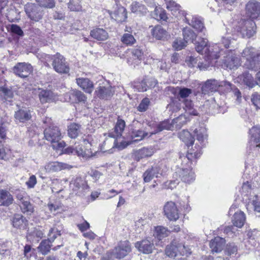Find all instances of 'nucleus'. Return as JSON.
<instances>
[{
	"mask_svg": "<svg viewBox=\"0 0 260 260\" xmlns=\"http://www.w3.org/2000/svg\"><path fill=\"white\" fill-rule=\"evenodd\" d=\"M132 57L128 59L127 61L129 64L138 65L140 61L142 59L143 52L140 48H135L131 51Z\"/></svg>",
	"mask_w": 260,
	"mask_h": 260,
	"instance_id": "33",
	"label": "nucleus"
},
{
	"mask_svg": "<svg viewBox=\"0 0 260 260\" xmlns=\"http://www.w3.org/2000/svg\"><path fill=\"white\" fill-rule=\"evenodd\" d=\"M237 81L241 84L246 85L249 88H252L256 85L253 77L247 72L239 75L237 78Z\"/></svg>",
	"mask_w": 260,
	"mask_h": 260,
	"instance_id": "22",
	"label": "nucleus"
},
{
	"mask_svg": "<svg viewBox=\"0 0 260 260\" xmlns=\"http://www.w3.org/2000/svg\"><path fill=\"white\" fill-rule=\"evenodd\" d=\"M131 251V245L128 241H121L113 250L112 255L116 258L121 259L126 256Z\"/></svg>",
	"mask_w": 260,
	"mask_h": 260,
	"instance_id": "12",
	"label": "nucleus"
},
{
	"mask_svg": "<svg viewBox=\"0 0 260 260\" xmlns=\"http://www.w3.org/2000/svg\"><path fill=\"white\" fill-rule=\"evenodd\" d=\"M166 254L170 257H175L178 254L177 241H173L170 245L166 247Z\"/></svg>",
	"mask_w": 260,
	"mask_h": 260,
	"instance_id": "43",
	"label": "nucleus"
},
{
	"mask_svg": "<svg viewBox=\"0 0 260 260\" xmlns=\"http://www.w3.org/2000/svg\"><path fill=\"white\" fill-rule=\"evenodd\" d=\"M217 58H212L211 57H207V55L205 56V61L200 62L199 61L198 63V67L200 70H207L210 67L213 65L212 60L216 59Z\"/></svg>",
	"mask_w": 260,
	"mask_h": 260,
	"instance_id": "52",
	"label": "nucleus"
},
{
	"mask_svg": "<svg viewBox=\"0 0 260 260\" xmlns=\"http://www.w3.org/2000/svg\"><path fill=\"white\" fill-rule=\"evenodd\" d=\"M246 216L244 213L241 211L235 212L232 219L233 225L237 228H241L244 224Z\"/></svg>",
	"mask_w": 260,
	"mask_h": 260,
	"instance_id": "34",
	"label": "nucleus"
},
{
	"mask_svg": "<svg viewBox=\"0 0 260 260\" xmlns=\"http://www.w3.org/2000/svg\"><path fill=\"white\" fill-rule=\"evenodd\" d=\"M201 154L200 150L194 151V150H190L186 155H180L179 159L182 161L181 166L182 167L178 169L177 171L174 173V177L176 179V180L172 181V182L176 183V181H178V178H179L185 183L189 184L192 182L195 179V176L194 172L190 167V165L191 164L193 159L200 157ZM176 183L178 184V182H176Z\"/></svg>",
	"mask_w": 260,
	"mask_h": 260,
	"instance_id": "1",
	"label": "nucleus"
},
{
	"mask_svg": "<svg viewBox=\"0 0 260 260\" xmlns=\"http://www.w3.org/2000/svg\"><path fill=\"white\" fill-rule=\"evenodd\" d=\"M179 137L188 147L192 146L194 143V138L188 131L183 130L179 133Z\"/></svg>",
	"mask_w": 260,
	"mask_h": 260,
	"instance_id": "41",
	"label": "nucleus"
},
{
	"mask_svg": "<svg viewBox=\"0 0 260 260\" xmlns=\"http://www.w3.org/2000/svg\"><path fill=\"white\" fill-rule=\"evenodd\" d=\"M56 97L57 95L50 90L40 89L39 98L42 104L53 102Z\"/></svg>",
	"mask_w": 260,
	"mask_h": 260,
	"instance_id": "26",
	"label": "nucleus"
},
{
	"mask_svg": "<svg viewBox=\"0 0 260 260\" xmlns=\"http://www.w3.org/2000/svg\"><path fill=\"white\" fill-rule=\"evenodd\" d=\"M191 93L192 90L186 87L180 88L179 91V95L182 99L188 97Z\"/></svg>",
	"mask_w": 260,
	"mask_h": 260,
	"instance_id": "63",
	"label": "nucleus"
},
{
	"mask_svg": "<svg viewBox=\"0 0 260 260\" xmlns=\"http://www.w3.org/2000/svg\"><path fill=\"white\" fill-rule=\"evenodd\" d=\"M152 167L157 175H158V177L164 175L168 170V168L166 165L162 162H159L157 164H154L152 166Z\"/></svg>",
	"mask_w": 260,
	"mask_h": 260,
	"instance_id": "49",
	"label": "nucleus"
},
{
	"mask_svg": "<svg viewBox=\"0 0 260 260\" xmlns=\"http://www.w3.org/2000/svg\"><path fill=\"white\" fill-rule=\"evenodd\" d=\"M184 19L189 25L199 31L202 32L205 29L203 21L200 17L187 14H185Z\"/></svg>",
	"mask_w": 260,
	"mask_h": 260,
	"instance_id": "18",
	"label": "nucleus"
},
{
	"mask_svg": "<svg viewBox=\"0 0 260 260\" xmlns=\"http://www.w3.org/2000/svg\"><path fill=\"white\" fill-rule=\"evenodd\" d=\"M90 36L99 41H105L108 38L107 32L103 28H96L90 31Z\"/></svg>",
	"mask_w": 260,
	"mask_h": 260,
	"instance_id": "36",
	"label": "nucleus"
},
{
	"mask_svg": "<svg viewBox=\"0 0 260 260\" xmlns=\"http://www.w3.org/2000/svg\"><path fill=\"white\" fill-rule=\"evenodd\" d=\"M242 56L246 59L244 63L246 68L255 71L260 70V53L256 52L254 48H245L242 53Z\"/></svg>",
	"mask_w": 260,
	"mask_h": 260,
	"instance_id": "2",
	"label": "nucleus"
},
{
	"mask_svg": "<svg viewBox=\"0 0 260 260\" xmlns=\"http://www.w3.org/2000/svg\"><path fill=\"white\" fill-rule=\"evenodd\" d=\"M187 43L181 38L176 39L173 44V48L177 50H180L186 46Z\"/></svg>",
	"mask_w": 260,
	"mask_h": 260,
	"instance_id": "59",
	"label": "nucleus"
},
{
	"mask_svg": "<svg viewBox=\"0 0 260 260\" xmlns=\"http://www.w3.org/2000/svg\"><path fill=\"white\" fill-rule=\"evenodd\" d=\"M150 104V100L148 98L143 99L138 106L137 109L140 112H144L148 109Z\"/></svg>",
	"mask_w": 260,
	"mask_h": 260,
	"instance_id": "61",
	"label": "nucleus"
},
{
	"mask_svg": "<svg viewBox=\"0 0 260 260\" xmlns=\"http://www.w3.org/2000/svg\"><path fill=\"white\" fill-rule=\"evenodd\" d=\"M250 141L254 143H260V125L252 127L249 130Z\"/></svg>",
	"mask_w": 260,
	"mask_h": 260,
	"instance_id": "45",
	"label": "nucleus"
},
{
	"mask_svg": "<svg viewBox=\"0 0 260 260\" xmlns=\"http://www.w3.org/2000/svg\"><path fill=\"white\" fill-rule=\"evenodd\" d=\"M134 88L139 92H144L147 90V84L145 79L140 82L136 83L134 85Z\"/></svg>",
	"mask_w": 260,
	"mask_h": 260,
	"instance_id": "62",
	"label": "nucleus"
},
{
	"mask_svg": "<svg viewBox=\"0 0 260 260\" xmlns=\"http://www.w3.org/2000/svg\"><path fill=\"white\" fill-rule=\"evenodd\" d=\"M68 8L72 11H79L81 10V6L79 0H71L68 3Z\"/></svg>",
	"mask_w": 260,
	"mask_h": 260,
	"instance_id": "58",
	"label": "nucleus"
},
{
	"mask_svg": "<svg viewBox=\"0 0 260 260\" xmlns=\"http://www.w3.org/2000/svg\"><path fill=\"white\" fill-rule=\"evenodd\" d=\"M131 9L133 13L137 15H144L147 13V8L141 3L135 2L131 5Z\"/></svg>",
	"mask_w": 260,
	"mask_h": 260,
	"instance_id": "40",
	"label": "nucleus"
},
{
	"mask_svg": "<svg viewBox=\"0 0 260 260\" xmlns=\"http://www.w3.org/2000/svg\"><path fill=\"white\" fill-rule=\"evenodd\" d=\"M52 66L53 69L60 74H67L70 71L69 63L65 58L59 53L52 56Z\"/></svg>",
	"mask_w": 260,
	"mask_h": 260,
	"instance_id": "10",
	"label": "nucleus"
},
{
	"mask_svg": "<svg viewBox=\"0 0 260 260\" xmlns=\"http://www.w3.org/2000/svg\"><path fill=\"white\" fill-rule=\"evenodd\" d=\"M24 9L26 15L31 20L37 22L43 17V11L35 4L27 3L25 5Z\"/></svg>",
	"mask_w": 260,
	"mask_h": 260,
	"instance_id": "11",
	"label": "nucleus"
},
{
	"mask_svg": "<svg viewBox=\"0 0 260 260\" xmlns=\"http://www.w3.org/2000/svg\"><path fill=\"white\" fill-rule=\"evenodd\" d=\"M70 187L75 191H83L87 189L85 181L81 177L73 178L70 182Z\"/></svg>",
	"mask_w": 260,
	"mask_h": 260,
	"instance_id": "24",
	"label": "nucleus"
},
{
	"mask_svg": "<svg viewBox=\"0 0 260 260\" xmlns=\"http://www.w3.org/2000/svg\"><path fill=\"white\" fill-rule=\"evenodd\" d=\"M251 100L256 108H260V94L257 92L253 93L252 95Z\"/></svg>",
	"mask_w": 260,
	"mask_h": 260,
	"instance_id": "64",
	"label": "nucleus"
},
{
	"mask_svg": "<svg viewBox=\"0 0 260 260\" xmlns=\"http://www.w3.org/2000/svg\"><path fill=\"white\" fill-rule=\"evenodd\" d=\"M112 87L108 83L100 85L96 89V95L101 99L108 100L114 94Z\"/></svg>",
	"mask_w": 260,
	"mask_h": 260,
	"instance_id": "17",
	"label": "nucleus"
},
{
	"mask_svg": "<svg viewBox=\"0 0 260 260\" xmlns=\"http://www.w3.org/2000/svg\"><path fill=\"white\" fill-rule=\"evenodd\" d=\"M0 94L4 96L6 100L12 99L13 97L14 93L12 89L7 87H2L0 88Z\"/></svg>",
	"mask_w": 260,
	"mask_h": 260,
	"instance_id": "56",
	"label": "nucleus"
},
{
	"mask_svg": "<svg viewBox=\"0 0 260 260\" xmlns=\"http://www.w3.org/2000/svg\"><path fill=\"white\" fill-rule=\"evenodd\" d=\"M184 104V110L185 111L188 113L190 115H197L198 112L197 110L193 109V104L192 103L191 101L188 100H185L183 101Z\"/></svg>",
	"mask_w": 260,
	"mask_h": 260,
	"instance_id": "54",
	"label": "nucleus"
},
{
	"mask_svg": "<svg viewBox=\"0 0 260 260\" xmlns=\"http://www.w3.org/2000/svg\"><path fill=\"white\" fill-rule=\"evenodd\" d=\"M225 241L224 239L217 237L210 243V247L212 252H219L221 251L224 246Z\"/></svg>",
	"mask_w": 260,
	"mask_h": 260,
	"instance_id": "31",
	"label": "nucleus"
},
{
	"mask_svg": "<svg viewBox=\"0 0 260 260\" xmlns=\"http://www.w3.org/2000/svg\"><path fill=\"white\" fill-rule=\"evenodd\" d=\"M136 247L138 250L145 254L152 253L154 247L152 242L148 239H144L136 243Z\"/></svg>",
	"mask_w": 260,
	"mask_h": 260,
	"instance_id": "23",
	"label": "nucleus"
},
{
	"mask_svg": "<svg viewBox=\"0 0 260 260\" xmlns=\"http://www.w3.org/2000/svg\"><path fill=\"white\" fill-rule=\"evenodd\" d=\"M166 4L167 9L170 11L175 17L178 18H181L182 16L185 17V14H187L184 11L180 10V6L175 2L168 0Z\"/></svg>",
	"mask_w": 260,
	"mask_h": 260,
	"instance_id": "21",
	"label": "nucleus"
},
{
	"mask_svg": "<svg viewBox=\"0 0 260 260\" xmlns=\"http://www.w3.org/2000/svg\"><path fill=\"white\" fill-rule=\"evenodd\" d=\"M150 134L151 132L148 133L141 129H134L131 132L130 135L127 137L126 141H122L119 144H118L116 140H114L113 147H116L119 150L123 149L133 142L140 141L145 138H149L152 136L150 135Z\"/></svg>",
	"mask_w": 260,
	"mask_h": 260,
	"instance_id": "5",
	"label": "nucleus"
},
{
	"mask_svg": "<svg viewBox=\"0 0 260 260\" xmlns=\"http://www.w3.org/2000/svg\"><path fill=\"white\" fill-rule=\"evenodd\" d=\"M121 42L127 45H133L136 42V40L134 36L129 33H125L123 35L121 39Z\"/></svg>",
	"mask_w": 260,
	"mask_h": 260,
	"instance_id": "55",
	"label": "nucleus"
},
{
	"mask_svg": "<svg viewBox=\"0 0 260 260\" xmlns=\"http://www.w3.org/2000/svg\"><path fill=\"white\" fill-rule=\"evenodd\" d=\"M177 250L178 253H180L181 255L188 256L191 253V249L189 247L178 241H177Z\"/></svg>",
	"mask_w": 260,
	"mask_h": 260,
	"instance_id": "53",
	"label": "nucleus"
},
{
	"mask_svg": "<svg viewBox=\"0 0 260 260\" xmlns=\"http://www.w3.org/2000/svg\"><path fill=\"white\" fill-rule=\"evenodd\" d=\"M174 128L175 127L172 120L171 121V122H170V121L169 120H165L160 123L157 125V129L153 132H151L150 135H153L164 129L172 131Z\"/></svg>",
	"mask_w": 260,
	"mask_h": 260,
	"instance_id": "39",
	"label": "nucleus"
},
{
	"mask_svg": "<svg viewBox=\"0 0 260 260\" xmlns=\"http://www.w3.org/2000/svg\"><path fill=\"white\" fill-rule=\"evenodd\" d=\"M125 127V121L121 119H118L115 126L113 129V131L109 133V136L115 139L120 138L122 136V134L124 129Z\"/></svg>",
	"mask_w": 260,
	"mask_h": 260,
	"instance_id": "29",
	"label": "nucleus"
},
{
	"mask_svg": "<svg viewBox=\"0 0 260 260\" xmlns=\"http://www.w3.org/2000/svg\"><path fill=\"white\" fill-rule=\"evenodd\" d=\"M70 99L75 102H85L86 100V96L81 91L78 90H73L70 92Z\"/></svg>",
	"mask_w": 260,
	"mask_h": 260,
	"instance_id": "42",
	"label": "nucleus"
},
{
	"mask_svg": "<svg viewBox=\"0 0 260 260\" xmlns=\"http://www.w3.org/2000/svg\"><path fill=\"white\" fill-rule=\"evenodd\" d=\"M232 84L228 81L219 82L215 79L208 80L202 87V91L203 94H209L217 91L220 87H225V90L229 91L232 89Z\"/></svg>",
	"mask_w": 260,
	"mask_h": 260,
	"instance_id": "8",
	"label": "nucleus"
},
{
	"mask_svg": "<svg viewBox=\"0 0 260 260\" xmlns=\"http://www.w3.org/2000/svg\"><path fill=\"white\" fill-rule=\"evenodd\" d=\"M155 152L154 147L150 146L148 147H144L141 149L136 150L134 153V157L137 161L140 159L151 156Z\"/></svg>",
	"mask_w": 260,
	"mask_h": 260,
	"instance_id": "20",
	"label": "nucleus"
},
{
	"mask_svg": "<svg viewBox=\"0 0 260 260\" xmlns=\"http://www.w3.org/2000/svg\"><path fill=\"white\" fill-rule=\"evenodd\" d=\"M189 119L185 115H180L175 119L172 120L176 128H180L183 125L186 123Z\"/></svg>",
	"mask_w": 260,
	"mask_h": 260,
	"instance_id": "51",
	"label": "nucleus"
},
{
	"mask_svg": "<svg viewBox=\"0 0 260 260\" xmlns=\"http://www.w3.org/2000/svg\"><path fill=\"white\" fill-rule=\"evenodd\" d=\"M18 109L15 112V120L21 123H25L31 118L32 111L26 107H20L17 105Z\"/></svg>",
	"mask_w": 260,
	"mask_h": 260,
	"instance_id": "16",
	"label": "nucleus"
},
{
	"mask_svg": "<svg viewBox=\"0 0 260 260\" xmlns=\"http://www.w3.org/2000/svg\"><path fill=\"white\" fill-rule=\"evenodd\" d=\"M45 139L52 144L54 149L63 148L64 143L60 142L62 138L61 134L59 128L54 125H51L46 128L44 131Z\"/></svg>",
	"mask_w": 260,
	"mask_h": 260,
	"instance_id": "6",
	"label": "nucleus"
},
{
	"mask_svg": "<svg viewBox=\"0 0 260 260\" xmlns=\"http://www.w3.org/2000/svg\"><path fill=\"white\" fill-rule=\"evenodd\" d=\"M13 201V197L8 191L0 190V206H8L12 203Z\"/></svg>",
	"mask_w": 260,
	"mask_h": 260,
	"instance_id": "37",
	"label": "nucleus"
},
{
	"mask_svg": "<svg viewBox=\"0 0 260 260\" xmlns=\"http://www.w3.org/2000/svg\"><path fill=\"white\" fill-rule=\"evenodd\" d=\"M13 72L21 78H26L32 72V67L28 63L19 62L13 68Z\"/></svg>",
	"mask_w": 260,
	"mask_h": 260,
	"instance_id": "15",
	"label": "nucleus"
},
{
	"mask_svg": "<svg viewBox=\"0 0 260 260\" xmlns=\"http://www.w3.org/2000/svg\"><path fill=\"white\" fill-rule=\"evenodd\" d=\"M170 231L163 226L159 225L154 227V236L159 241L167 237L170 234Z\"/></svg>",
	"mask_w": 260,
	"mask_h": 260,
	"instance_id": "38",
	"label": "nucleus"
},
{
	"mask_svg": "<svg viewBox=\"0 0 260 260\" xmlns=\"http://www.w3.org/2000/svg\"><path fill=\"white\" fill-rule=\"evenodd\" d=\"M221 53H218L219 55L218 58L222 56L221 60L222 61V67L223 68L229 69L230 70L237 69L240 64V59L235 50H227L223 51L219 48Z\"/></svg>",
	"mask_w": 260,
	"mask_h": 260,
	"instance_id": "4",
	"label": "nucleus"
},
{
	"mask_svg": "<svg viewBox=\"0 0 260 260\" xmlns=\"http://www.w3.org/2000/svg\"><path fill=\"white\" fill-rule=\"evenodd\" d=\"M183 40L187 43L193 42L197 38V35L189 27H185L183 29Z\"/></svg>",
	"mask_w": 260,
	"mask_h": 260,
	"instance_id": "47",
	"label": "nucleus"
},
{
	"mask_svg": "<svg viewBox=\"0 0 260 260\" xmlns=\"http://www.w3.org/2000/svg\"><path fill=\"white\" fill-rule=\"evenodd\" d=\"M60 235V231L57 228L55 227L51 228L48 234V239L43 240L38 247L39 252L44 255L47 254L49 252L52 246L50 243L54 242L55 239Z\"/></svg>",
	"mask_w": 260,
	"mask_h": 260,
	"instance_id": "9",
	"label": "nucleus"
},
{
	"mask_svg": "<svg viewBox=\"0 0 260 260\" xmlns=\"http://www.w3.org/2000/svg\"><path fill=\"white\" fill-rule=\"evenodd\" d=\"M68 135L71 138H76L80 134L81 125L76 123L71 124L68 126Z\"/></svg>",
	"mask_w": 260,
	"mask_h": 260,
	"instance_id": "44",
	"label": "nucleus"
},
{
	"mask_svg": "<svg viewBox=\"0 0 260 260\" xmlns=\"http://www.w3.org/2000/svg\"><path fill=\"white\" fill-rule=\"evenodd\" d=\"M76 83L85 92L91 93L94 88L93 82L88 78H78L76 79Z\"/></svg>",
	"mask_w": 260,
	"mask_h": 260,
	"instance_id": "25",
	"label": "nucleus"
},
{
	"mask_svg": "<svg viewBox=\"0 0 260 260\" xmlns=\"http://www.w3.org/2000/svg\"><path fill=\"white\" fill-rule=\"evenodd\" d=\"M255 23L251 19H242L238 22L235 29L243 38H250L256 32Z\"/></svg>",
	"mask_w": 260,
	"mask_h": 260,
	"instance_id": "7",
	"label": "nucleus"
},
{
	"mask_svg": "<svg viewBox=\"0 0 260 260\" xmlns=\"http://www.w3.org/2000/svg\"><path fill=\"white\" fill-rule=\"evenodd\" d=\"M43 235L44 233L39 228H34L28 231L26 238L30 242H38L42 238Z\"/></svg>",
	"mask_w": 260,
	"mask_h": 260,
	"instance_id": "32",
	"label": "nucleus"
},
{
	"mask_svg": "<svg viewBox=\"0 0 260 260\" xmlns=\"http://www.w3.org/2000/svg\"><path fill=\"white\" fill-rule=\"evenodd\" d=\"M151 34L157 40H164L169 36L168 32L160 25L156 26L152 29Z\"/></svg>",
	"mask_w": 260,
	"mask_h": 260,
	"instance_id": "35",
	"label": "nucleus"
},
{
	"mask_svg": "<svg viewBox=\"0 0 260 260\" xmlns=\"http://www.w3.org/2000/svg\"><path fill=\"white\" fill-rule=\"evenodd\" d=\"M20 208L23 213L28 215L31 214L34 212V207L29 202V199L24 200L20 203Z\"/></svg>",
	"mask_w": 260,
	"mask_h": 260,
	"instance_id": "48",
	"label": "nucleus"
},
{
	"mask_svg": "<svg viewBox=\"0 0 260 260\" xmlns=\"http://www.w3.org/2000/svg\"><path fill=\"white\" fill-rule=\"evenodd\" d=\"M39 7L44 8H53L55 7L54 0H36Z\"/></svg>",
	"mask_w": 260,
	"mask_h": 260,
	"instance_id": "57",
	"label": "nucleus"
},
{
	"mask_svg": "<svg viewBox=\"0 0 260 260\" xmlns=\"http://www.w3.org/2000/svg\"><path fill=\"white\" fill-rule=\"evenodd\" d=\"M143 179L145 182H150L154 177L158 178V175L154 171L153 168H148L143 175Z\"/></svg>",
	"mask_w": 260,
	"mask_h": 260,
	"instance_id": "50",
	"label": "nucleus"
},
{
	"mask_svg": "<svg viewBox=\"0 0 260 260\" xmlns=\"http://www.w3.org/2000/svg\"><path fill=\"white\" fill-rule=\"evenodd\" d=\"M164 211L165 216L170 221H176L179 218V212L173 202H168L164 206Z\"/></svg>",
	"mask_w": 260,
	"mask_h": 260,
	"instance_id": "14",
	"label": "nucleus"
},
{
	"mask_svg": "<svg viewBox=\"0 0 260 260\" xmlns=\"http://www.w3.org/2000/svg\"><path fill=\"white\" fill-rule=\"evenodd\" d=\"M194 133L196 135L197 140L201 144L204 143L207 140V130L204 127H200L199 129H196Z\"/></svg>",
	"mask_w": 260,
	"mask_h": 260,
	"instance_id": "46",
	"label": "nucleus"
},
{
	"mask_svg": "<svg viewBox=\"0 0 260 260\" xmlns=\"http://www.w3.org/2000/svg\"><path fill=\"white\" fill-rule=\"evenodd\" d=\"M66 152L68 154L77 155L85 158H88L92 155V152L90 150L88 149L83 150L82 147L80 145L69 147L66 149Z\"/></svg>",
	"mask_w": 260,
	"mask_h": 260,
	"instance_id": "19",
	"label": "nucleus"
},
{
	"mask_svg": "<svg viewBox=\"0 0 260 260\" xmlns=\"http://www.w3.org/2000/svg\"><path fill=\"white\" fill-rule=\"evenodd\" d=\"M245 12L250 19H255L260 17V2L255 0L249 1L245 6Z\"/></svg>",
	"mask_w": 260,
	"mask_h": 260,
	"instance_id": "13",
	"label": "nucleus"
},
{
	"mask_svg": "<svg viewBox=\"0 0 260 260\" xmlns=\"http://www.w3.org/2000/svg\"><path fill=\"white\" fill-rule=\"evenodd\" d=\"M237 246L235 245V243H232L227 244L225 252L227 255H232L233 254H236L237 252Z\"/></svg>",
	"mask_w": 260,
	"mask_h": 260,
	"instance_id": "60",
	"label": "nucleus"
},
{
	"mask_svg": "<svg viewBox=\"0 0 260 260\" xmlns=\"http://www.w3.org/2000/svg\"><path fill=\"white\" fill-rule=\"evenodd\" d=\"M196 51L201 54L204 53L207 55V57L212 58H218L219 56L218 53H221L219 51L218 44H215L212 45H208V40L205 38H199L196 45Z\"/></svg>",
	"mask_w": 260,
	"mask_h": 260,
	"instance_id": "3",
	"label": "nucleus"
},
{
	"mask_svg": "<svg viewBox=\"0 0 260 260\" xmlns=\"http://www.w3.org/2000/svg\"><path fill=\"white\" fill-rule=\"evenodd\" d=\"M69 166L68 164L65 163L58 161L50 162L45 165V169L47 172L52 173L69 169Z\"/></svg>",
	"mask_w": 260,
	"mask_h": 260,
	"instance_id": "27",
	"label": "nucleus"
},
{
	"mask_svg": "<svg viewBox=\"0 0 260 260\" xmlns=\"http://www.w3.org/2000/svg\"><path fill=\"white\" fill-rule=\"evenodd\" d=\"M13 226L20 230H25L28 225V221L21 214H15L12 220Z\"/></svg>",
	"mask_w": 260,
	"mask_h": 260,
	"instance_id": "30",
	"label": "nucleus"
},
{
	"mask_svg": "<svg viewBox=\"0 0 260 260\" xmlns=\"http://www.w3.org/2000/svg\"><path fill=\"white\" fill-rule=\"evenodd\" d=\"M112 19L117 22H123L127 18V13L125 8L123 7H118L114 12L108 11Z\"/></svg>",
	"mask_w": 260,
	"mask_h": 260,
	"instance_id": "28",
	"label": "nucleus"
}]
</instances>
